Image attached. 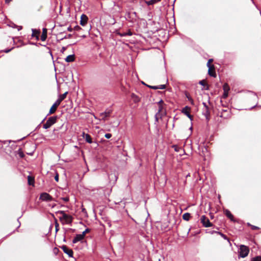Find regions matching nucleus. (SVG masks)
I'll use <instances>...</instances> for the list:
<instances>
[{
	"label": "nucleus",
	"instance_id": "nucleus-12",
	"mask_svg": "<svg viewBox=\"0 0 261 261\" xmlns=\"http://www.w3.org/2000/svg\"><path fill=\"white\" fill-rule=\"evenodd\" d=\"M182 112L186 115L191 120H192L193 116L190 114V108L186 107L182 109Z\"/></svg>",
	"mask_w": 261,
	"mask_h": 261
},
{
	"label": "nucleus",
	"instance_id": "nucleus-9",
	"mask_svg": "<svg viewBox=\"0 0 261 261\" xmlns=\"http://www.w3.org/2000/svg\"><path fill=\"white\" fill-rule=\"evenodd\" d=\"M61 248L69 257H72L73 252L72 249H69L66 245H63Z\"/></svg>",
	"mask_w": 261,
	"mask_h": 261
},
{
	"label": "nucleus",
	"instance_id": "nucleus-26",
	"mask_svg": "<svg viewBox=\"0 0 261 261\" xmlns=\"http://www.w3.org/2000/svg\"><path fill=\"white\" fill-rule=\"evenodd\" d=\"M161 0H150L146 2L148 5H151L160 2Z\"/></svg>",
	"mask_w": 261,
	"mask_h": 261
},
{
	"label": "nucleus",
	"instance_id": "nucleus-44",
	"mask_svg": "<svg viewBox=\"0 0 261 261\" xmlns=\"http://www.w3.org/2000/svg\"><path fill=\"white\" fill-rule=\"evenodd\" d=\"M189 100L191 102V104L194 105V101L192 98H189Z\"/></svg>",
	"mask_w": 261,
	"mask_h": 261
},
{
	"label": "nucleus",
	"instance_id": "nucleus-48",
	"mask_svg": "<svg viewBox=\"0 0 261 261\" xmlns=\"http://www.w3.org/2000/svg\"><path fill=\"white\" fill-rule=\"evenodd\" d=\"M211 66H214V65L211 64L210 63H208V62L207 63V66L209 68Z\"/></svg>",
	"mask_w": 261,
	"mask_h": 261
},
{
	"label": "nucleus",
	"instance_id": "nucleus-41",
	"mask_svg": "<svg viewBox=\"0 0 261 261\" xmlns=\"http://www.w3.org/2000/svg\"><path fill=\"white\" fill-rule=\"evenodd\" d=\"M55 179L56 181H59V174L58 173H57L56 176H55Z\"/></svg>",
	"mask_w": 261,
	"mask_h": 261
},
{
	"label": "nucleus",
	"instance_id": "nucleus-11",
	"mask_svg": "<svg viewBox=\"0 0 261 261\" xmlns=\"http://www.w3.org/2000/svg\"><path fill=\"white\" fill-rule=\"evenodd\" d=\"M208 74L211 76L216 77V73L215 71V68L214 65V66H211L208 68Z\"/></svg>",
	"mask_w": 261,
	"mask_h": 261
},
{
	"label": "nucleus",
	"instance_id": "nucleus-54",
	"mask_svg": "<svg viewBox=\"0 0 261 261\" xmlns=\"http://www.w3.org/2000/svg\"><path fill=\"white\" fill-rule=\"evenodd\" d=\"M175 151H177V149L175 148Z\"/></svg>",
	"mask_w": 261,
	"mask_h": 261
},
{
	"label": "nucleus",
	"instance_id": "nucleus-33",
	"mask_svg": "<svg viewBox=\"0 0 261 261\" xmlns=\"http://www.w3.org/2000/svg\"><path fill=\"white\" fill-rule=\"evenodd\" d=\"M62 101L60 100L59 98L57 99V100L54 103V104L58 107V106L60 105Z\"/></svg>",
	"mask_w": 261,
	"mask_h": 261
},
{
	"label": "nucleus",
	"instance_id": "nucleus-51",
	"mask_svg": "<svg viewBox=\"0 0 261 261\" xmlns=\"http://www.w3.org/2000/svg\"><path fill=\"white\" fill-rule=\"evenodd\" d=\"M85 211H86L85 208H83V210H82V212H85Z\"/></svg>",
	"mask_w": 261,
	"mask_h": 261
},
{
	"label": "nucleus",
	"instance_id": "nucleus-55",
	"mask_svg": "<svg viewBox=\"0 0 261 261\" xmlns=\"http://www.w3.org/2000/svg\"><path fill=\"white\" fill-rule=\"evenodd\" d=\"M175 151H177V149L175 148Z\"/></svg>",
	"mask_w": 261,
	"mask_h": 261
},
{
	"label": "nucleus",
	"instance_id": "nucleus-21",
	"mask_svg": "<svg viewBox=\"0 0 261 261\" xmlns=\"http://www.w3.org/2000/svg\"><path fill=\"white\" fill-rule=\"evenodd\" d=\"M28 184L29 185L34 186V177L31 176H28Z\"/></svg>",
	"mask_w": 261,
	"mask_h": 261
},
{
	"label": "nucleus",
	"instance_id": "nucleus-16",
	"mask_svg": "<svg viewBox=\"0 0 261 261\" xmlns=\"http://www.w3.org/2000/svg\"><path fill=\"white\" fill-rule=\"evenodd\" d=\"M40 31L36 29H32V36L33 37H35L37 40H39V36L40 35Z\"/></svg>",
	"mask_w": 261,
	"mask_h": 261
},
{
	"label": "nucleus",
	"instance_id": "nucleus-46",
	"mask_svg": "<svg viewBox=\"0 0 261 261\" xmlns=\"http://www.w3.org/2000/svg\"><path fill=\"white\" fill-rule=\"evenodd\" d=\"M12 0H5V2L7 4H9Z\"/></svg>",
	"mask_w": 261,
	"mask_h": 261
},
{
	"label": "nucleus",
	"instance_id": "nucleus-5",
	"mask_svg": "<svg viewBox=\"0 0 261 261\" xmlns=\"http://www.w3.org/2000/svg\"><path fill=\"white\" fill-rule=\"evenodd\" d=\"M57 118L58 117L57 116L50 117L46 123L43 124V127L44 129L49 128L51 125L56 123Z\"/></svg>",
	"mask_w": 261,
	"mask_h": 261
},
{
	"label": "nucleus",
	"instance_id": "nucleus-40",
	"mask_svg": "<svg viewBox=\"0 0 261 261\" xmlns=\"http://www.w3.org/2000/svg\"><path fill=\"white\" fill-rule=\"evenodd\" d=\"M148 87L152 89H158V86H148Z\"/></svg>",
	"mask_w": 261,
	"mask_h": 261
},
{
	"label": "nucleus",
	"instance_id": "nucleus-17",
	"mask_svg": "<svg viewBox=\"0 0 261 261\" xmlns=\"http://www.w3.org/2000/svg\"><path fill=\"white\" fill-rule=\"evenodd\" d=\"M47 29L44 28L43 29L42 33V35H41V38H40V39H41V41H44L46 39V38H47Z\"/></svg>",
	"mask_w": 261,
	"mask_h": 261
},
{
	"label": "nucleus",
	"instance_id": "nucleus-14",
	"mask_svg": "<svg viewBox=\"0 0 261 261\" xmlns=\"http://www.w3.org/2000/svg\"><path fill=\"white\" fill-rule=\"evenodd\" d=\"M225 215L228 217L231 221L235 222L234 217L231 213L228 210H225L224 211Z\"/></svg>",
	"mask_w": 261,
	"mask_h": 261
},
{
	"label": "nucleus",
	"instance_id": "nucleus-19",
	"mask_svg": "<svg viewBox=\"0 0 261 261\" xmlns=\"http://www.w3.org/2000/svg\"><path fill=\"white\" fill-rule=\"evenodd\" d=\"M57 108L58 107L54 103L49 110L48 115L54 114L56 112Z\"/></svg>",
	"mask_w": 261,
	"mask_h": 261
},
{
	"label": "nucleus",
	"instance_id": "nucleus-34",
	"mask_svg": "<svg viewBox=\"0 0 261 261\" xmlns=\"http://www.w3.org/2000/svg\"><path fill=\"white\" fill-rule=\"evenodd\" d=\"M158 89H164L166 88V85H161L159 86H158Z\"/></svg>",
	"mask_w": 261,
	"mask_h": 261
},
{
	"label": "nucleus",
	"instance_id": "nucleus-47",
	"mask_svg": "<svg viewBox=\"0 0 261 261\" xmlns=\"http://www.w3.org/2000/svg\"><path fill=\"white\" fill-rule=\"evenodd\" d=\"M213 62V59H209L208 60L207 62H208V63L211 64Z\"/></svg>",
	"mask_w": 261,
	"mask_h": 261
},
{
	"label": "nucleus",
	"instance_id": "nucleus-4",
	"mask_svg": "<svg viewBox=\"0 0 261 261\" xmlns=\"http://www.w3.org/2000/svg\"><path fill=\"white\" fill-rule=\"evenodd\" d=\"M249 252V248L248 247L244 245H240L239 250V257H245L248 255Z\"/></svg>",
	"mask_w": 261,
	"mask_h": 261
},
{
	"label": "nucleus",
	"instance_id": "nucleus-27",
	"mask_svg": "<svg viewBox=\"0 0 261 261\" xmlns=\"http://www.w3.org/2000/svg\"><path fill=\"white\" fill-rule=\"evenodd\" d=\"M68 94V92H65L64 94H61L59 96V99L61 100L62 101L65 99Z\"/></svg>",
	"mask_w": 261,
	"mask_h": 261
},
{
	"label": "nucleus",
	"instance_id": "nucleus-28",
	"mask_svg": "<svg viewBox=\"0 0 261 261\" xmlns=\"http://www.w3.org/2000/svg\"><path fill=\"white\" fill-rule=\"evenodd\" d=\"M216 233H217L218 234H220L223 238H224L225 240H227L230 243L229 239L227 238V237L225 234H224L219 231H217V232H216Z\"/></svg>",
	"mask_w": 261,
	"mask_h": 261
},
{
	"label": "nucleus",
	"instance_id": "nucleus-20",
	"mask_svg": "<svg viewBox=\"0 0 261 261\" xmlns=\"http://www.w3.org/2000/svg\"><path fill=\"white\" fill-rule=\"evenodd\" d=\"M131 98L135 103H137L140 101L139 97L134 93L131 94Z\"/></svg>",
	"mask_w": 261,
	"mask_h": 261
},
{
	"label": "nucleus",
	"instance_id": "nucleus-10",
	"mask_svg": "<svg viewBox=\"0 0 261 261\" xmlns=\"http://www.w3.org/2000/svg\"><path fill=\"white\" fill-rule=\"evenodd\" d=\"M111 113V110L106 111L103 113H100V117L102 120H106L107 119V118L110 116Z\"/></svg>",
	"mask_w": 261,
	"mask_h": 261
},
{
	"label": "nucleus",
	"instance_id": "nucleus-2",
	"mask_svg": "<svg viewBox=\"0 0 261 261\" xmlns=\"http://www.w3.org/2000/svg\"><path fill=\"white\" fill-rule=\"evenodd\" d=\"M57 214H60L62 215V216L59 217L60 221L64 220L66 223H71L72 221V217L70 215H67L64 211H59L56 213Z\"/></svg>",
	"mask_w": 261,
	"mask_h": 261
},
{
	"label": "nucleus",
	"instance_id": "nucleus-24",
	"mask_svg": "<svg viewBox=\"0 0 261 261\" xmlns=\"http://www.w3.org/2000/svg\"><path fill=\"white\" fill-rule=\"evenodd\" d=\"M226 108H229L227 106H224L223 104H222V105L221 106H218V108L217 109V110H218L217 113H220V112H221V110H226Z\"/></svg>",
	"mask_w": 261,
	"mask_h": 261
},
{
	"label": "nucleus",
	"instance_id": "nucleus-49",
	"mask_svg": "<svg viewBox=\"0 0 261 261\" xmlns=\"http://www.w3.org/2000/svg\"><path fill=\"white\" fill-rule=\"evenodd\" d=\"M72 30V29L71 27L68 28V31H71Z\"/></svg>",
	"mask_w": 261,
	"mask_h": 261
},
{
	"label": "nucleus",
	"instance_id": "nucleus-7",
	"mask_svg": "<svg viewBox=\"0 0 261 261\" xmlns=\"http://www.w3.org/2000/svg\"><path fill=\"white\" fill-rule=\"evenodd\" d=\"M40 199L42 201H50L53 200V197L46 192L42 193L40 194Z\"/></svg>",
	"mask_w": 261,
	"mask_h": 261
},
{
	"label": "nucleus",
	"instance_id": "nucleus-1",
	"mask_svg": "<svg viewBox=\"0 0 261 261\" xmlns=\"http://www.w3.org/2000/svg\"><path fill=\"white\" fill-rule=\"evenodd\" d=\"M217 116L223 119H228L231 117V112L230 108H226V110H221L220 113H217Z\"/></svg>",
	"mask_w": 261,
	"mask_h": 261
},
{
	"label": "nucleus",
	"instance_id": "nucleus-18",
	"mask_svg": "<svg viewBox=\"0 0 261 261\" xmlns=\"http://www.w3.org/2000/svg\"><path fill=\"white\" fill-rule=\"evenodd\" d=\"M74 60H75V56L74 55H69L65 59V61L67 62H73Z\"/></svg>",
	"mask_w": 261,
	"mask_h": 261
},
{
	"label": "nucleus",
	"instance_id": "nucleus-31",
	"mask_svg": "<svg viewBox=\"0 0 261 261\" xmlns=\"http://www.w3.org/2000/svg\"><path fill=\"white\" fill-rule=\"evenodd\" d=\"M247 225L249 226H250L251 229H252V230H258L259 229V228L258 227L254 226V225H252L251 224H250L249 223H247Z\"/></svg>",
	"mask_w": 261,
	"mask_h": 261
},
{
	"label": "nucleus",
	"instance_id": "nucleus-50",
	"mask_svg": "<svg viewBox=\"0 0 261 261\" xmlns=\"http://www.w3.org/2000/svg\"><path fill=\"white\" fill-rule=\"evenodd\" d=\"M62 50H63V51H64L65 50V47H63L62 48Z\"/></svg>",
	"mask_w": 261,
	"mask_h": 261
},
{
	"label": "nucleus",
	"instance_id": "nucleus-22",
	"mask_svg": "<svg viewBox=\"0 0 261 261\" xmlns=\"http://www.w3.org/2000/svg\"><path fill=\"white\" fill-rule=\"evenodd\" d=\"M199 83V84H200L202 86H206V88H205L206 90H208L209 89V86L207 85L206 80H203L200 81Z\"/></svg>",
	"mask_w": 261,
	"mask_h": 261
},
{
	"label": "nucleus",
	"instance_id": "nucleus-37",
	"mask_svg": "<svg viewBox=\"0 0 261 261\" xmlns=\"http://www.w3.org/2000/svg\"><path fill=\"white\" fill-rule=\"evenodd\" d=\"M125 34H126V36H127V35L132 36L133 35L132 32H131V31L130 30H128L127 32H125Z\"/></svg>",
	"mask_w": 261,
	"mask_h": 261
},
{
	"label": "nucleus",
	"instance_id": "nucleus-38",
	"mask_svg": "<svg viewBox=\"0 0 261 261\" xmlns=\"http://www.w3.org/2000/svg\"><path fill=\"white\" fill-rule=\"evenodd\" d=\"M118 35H119V36L122 37V36H126V34H125V32H123V33H117Z\"/></svg>",
	"mask_w": 261,
	"mask_h": 261
},
{
	"label": "nucleus",
	"instance_id": "nucleus-23",
	"mask_svg": "<svg viewBox=\"0 0 261 261\" xmlns=\"http://www.w3.org/2000/svg\"><path fill=\"white\" fill-rule=\"evenodd\" d=\"M191 217L190 213H186L182 215V219L186 221H189Z\"/></svg>",
	"mask_w": 261,
	"mask_h": 261
},
{
	"label": "nucleus",
	"instance_id": "nucleus-36",
	"mask_svg": "<svg viewBox=\"0 0 261 261\" xmlns=\"http://www.w3.org/2000/svg\"><path fill=\"white\" fill-rule=\"evenodd\" d=\"M105 137L107 139H110L112 137V134H109V133L106 134L105 135Z\"/></svg>",
	"mask_w": 261,
	"mask_h": 261
},
{
	"label": "nucleus",
	"instance_id": "nucleus-25",
	"mask_svg": "<svg viewBox=\"0 0 261 261\" xmlns=\"http://www.w3.org/2000/svg\"><path fill=\"white\" fill-rule=\"evenodd\" d=\"M85 140L89 143H92V140L90 135L86 134L85 137Z\"/></svg>",
	"mask_w": 261,
	"mask_h": 261
},
{
	"label": "nucleus",
	"instance_id": "nucleus-29",
	"mask_svg": "<svg viewBox=\"0 0 261 261\" xmlns=\"http://www.w3.org/2000/svg\"><path fill=\"white\" fill-rule=\"evenodd\" d=\"M223 88L224 91L225 92H228V91L229 90V87L227 83H225L224 84V85L223 86Z\"/></svg>",
	"mask_w": 261,
	"mask_h": 261
},
{
	"label": "nucleus",
	"instance_id": "nucleus-13",
	"mask_svg": "<svg viewBox=\"0 0 261 261\" xmlns=\"http://www.w3.org/2000/svg\"><path fill=\"white\" fill-rule=\"evenodd\" d=\"M88 19V18L86 15L82 14L81 17L80 24L82 26L85 25L87 23Z\"/></svg>",
	"mask_w": 261,
	"mask_h": 261
},
{
	"label": "nucleus",
	"instance_id": "nucleus-30",
	"mask_svg": "<svg viewBox=\"0 0 261 261\" xmlns=\"http://www.w3.org/2000/svg\"><path fill=\"white\" fill-rule=\"evenodd\" d=\"M55 224L56 232H57L59 230V224L58 223L57 220L56 219H55Z\"/></svg>",
	"mask_w": 261,
	"mask_h": 261
},
{
	"label": "nucleus",
	"instance_id": "nucleus-42",
	"mask_svg": "<svg viewBox=\"0 0 261 261\" xmlns=\"http://www.w3.org/2000/svg\"><path fill=\"white\" fill-rule=\"evenodd\" d=\"M18 154L21 158H23L24 156L23 153L22 151H19Z\"/></svg>",
	"mask_w": 261,
	"mask_h": 261
},
{
	"label": "nucleus",
	"instance_id": "nucleus-6",
	"mask_svg": "<svg viewBox=\"0 0 261 261\" xmlns=\"http://www.w3.org/2000/svg\"><path fill=\"white\" fill-rule=\"evenodd\" d=\"M200 221L203 226L205 227H208L213 226V224L210 222L209 219L204 215H203L201 217Z\"/></svg>",
	"mask_w": 261,
	"mask_h": 261
},
{
	"label": "nucleus",
	"instance_id": "nucleus-43",
	"mask_svg": "<svg viewBox=\"0 0 261 261\" xmlns=\"http://www.w3.org/2000/svg\"><path fill=\"white\" fill-rule=\"evenodd\" d=\"M228 92H225L224 91L223 97L224 98H226V97H227L228 96Z\"/></svg>",
	"mask_w": 261,
	"mask_h": 261
},
{
	"label": "nucleus",
	"instance_id": "nucleus-35",
	"mask_svg": "<svg viewBox=\"0 0 261 261\" xmlns=\"http://www.w3.org/2000/svg\"><path fill=\"white\" fill-rule=\"evenodd\" d=\"M90 231V229L87 228L85 229V230L83 232L82 234H84V236L85 237L86 234L89 232Z\"/></svg>",
	"mask_w": 261,
	"mask_h": 261
},
{
	"label": "nucleus",
	"instance_id": "nucleus-45",
	"mask_svg": "<svg viewBox=\"0 0 261 261\" xmlns=\"http://www.w3.org/2000/svg\"><path fill=\"white\" fill-rule=\"evenodd\" d=\"M74 29L75 30H79L81 29V28H80V27L77 25V26L75 27Z\"/></svg>",
	"mask_w": 261,
	"mask_h": 261
},
{
	"label": "nucleus",
	"instance_id": "nucleus-39",
	"mask_svg": "<svg viewBox=\"0 0 261 261\" xmlns=\"http://www.w3.org/2000/svg\"><path fill=\"white\" fill-rule=\"evenodd\" d=\"M62 199L64 200L65 202H68L69 200V197H68L62 198Z\"/></svg>",
	"mask_w": 261,
	"mask_h": 261
},
{
	"label": "nucleus",
	"instance_id": "nucleus-53",
	"mask_svg": "<svg viewBox=\"0 0 261 261\" xmlns=\"http://www.w3.org/2000/svg\"><path fill=\"white\" fill-rule=\"evenodd\" d=\"M187 97L188 99H189V98H191V97H190L189 96H188L187 95Z\"/></svg>",
	"mask_w": 261,
	"mask_h": 261
},
{
	"label": "nucleus",
	"instance_id": "nucleus-52",
	"mask_svg": "<svg viewBox=\"0 0 261 261\" xmlns=\"http://www.w3.org/2000/svg\"><path fill=\"white\" fill-rule=\"evenodd\" d=\"M187 97L188 99H189V98H191V97H190L189 96H188L187 95Z\"/></svg>",
	"mask_w": 261,
	"mask_h": 261
},
{
	"label": "nucleus",
	"instance_id": "nucleus-8",
	"mask_svg": "<svg viewBox=\"0 0 261 261\" xmlns=\"http://www.w3.org/2000/svg\"><path fill=\"white\" fill-rule=\"evenodd\" d=\"M203 105L205 108L204 114L206 117V120H209L210 119V111L209 108L205 102H203Z\"/></svg>",
	"mask_w": 261,
	"mask_h": 261
},
{
	"label": "nucleus",
	"instance_id": "nucleus-15",
	"mask_svg": "<svg viewBox=\"0 0 261 261\" xmlns=\"http://www.w3.org/2000/svg\"><path fill=\"white\" fill-rule=\"evenodd\" d=\"M85 238L84 234H76L72 241L73 243H76L79 241H82Z\"/></svg>",
	"mask_w": 261,
	"mask_h": 261
},
{
	"label": "nucleus",
	"instance_id": "nucleus-3",
	"mask_svg": "<svg viewBox=\"0 0 261 261\" xmlns=\"http://www.w3.org/2000/svg\"><path fill=\"white\" fill-rule=\"evenodd\" d=\"M164 103L162 100H160L158 103V112L155 115L156 120H158V117L161 118L162 116L166 115V110L164 109Z\"/></svg>",
	"mask_w": 261,
	"mask_h": 261
},
{
	"label": "nucleus",
	"instance_id": "nucleus-32",
	"mask_svg": "<svg viewBox=\"0 0 261 261\" xmlns=\"http://www.w3.org/2000/svg\"><path fill=\"white\" fill-rule=\"evenodd\" d=\"M251 261H261V256H257L253 257Z\"/></svg>",
	"mask_w": 261,
	"mask_h": 261
}]
</instances>
